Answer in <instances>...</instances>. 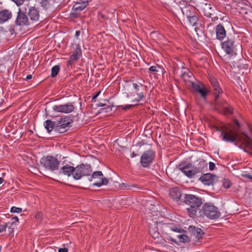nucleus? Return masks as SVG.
<instances>
[{"label": "nucleus", "instance_id": "obj_50", "mask_svg": "<svg viewBox=\"0 0 252 252\" xmlns=\"http://www.w3.org/2000/svg\"><path fill=\"white\" fill-rule=\"evenodd\" d=\"M58 252H68V249L66 248H60L59 249Z\"/></svg>", "mask_w": 252, "mask_h": 252}, {"label": "nucleus", "instance_id": "obj_49", "mask_svg": "<svg viewBox=\"0 0 252 252\" xmlns=\"http://www.w3.org/2000/svg\"><path fill=\"white\" fill-rule=\"evenodd\" d=\"M187 76L190 77L189 73H188V72H187V73L184 72L183 74H182L181 75V77L184 78V79H185Z\"/></svg>", "mask_w": 252, "mask_h": 252}, {"label": "nucleus", "instance_id": "obj_45", "mask_svg": "<svg viewBox=\"0 0 252 252\" xmlns=\"http://www.w3.org/2000/svg\"><path fill=\"white\" fill-rule=\"evenodd\" d=\"M7 225H5L4 224H0V233L6 230Z\"/></svg>", "mask_w": 252, "mask_h": 252}, {"label": "nucleus", "instance_id": "obj_56", "mask_svg": "<svg viewBox=\"0 0 252 252\" xmlns=\"http://www.w3.org/2000/svg\"><path fill=\"white\" fill-rule=\"evenodd\" d=\"M13 2H14L17 5H21L22 3H19L18 2H19V0H11Z\"/></svg>", "mask_w": 252, "mask_h": 252}, {"label": "nucleus", "instance_id": "obj_48", "mask_svg": "<svg viewBox=\"0 0 252 252\" xmlns=\"http://www.w3.org/2000/svg\"><path fill=\"white\" fill-rule=\"evenodd\" d=\"M156 243H159L161 245H164L165 243V240L162 238H160L159 240H158Z\"/></svg>", "mask_w": 252, "mask_h": 252}, {"label": "nucleus", "instance_id": "obj_5", "mask_svg": "<svg viewBox=\"0 0 252 252\" xmlns=\"http://www.w3.org/2000/svg\"><path fill=\"white\" fill-rule=\"evenodd\" d=\"M203 214L210 220H216L220 217L219 209L211 203H205L201 209Z\"/></svg>", "mask_w": 252, "mask_h": 252}, {"label": "nucleus", "instance_id": "obj_14", "mask_svg": "<svg viewBox=\"0 0 252 252\" xmlns=\"http://www.w3.org/2000/svg\"><path fill=\"white\" fill-rule=\"evenodd\" d=\"M55 111L64 113H69L73 111L74 106L72 103L69 102L65 104L55 105L53 108Z\"/></svg>", "mask_w": 252, "mask_h": 252}, {"label": "nucleus", "instance_id": "obj_31", "mask_svg": "<svg viewBox=\"0 0 252 252\" xmlns=\"http://www.w3.org/2000/svg\"><path fill=\"white\" fill-rule=\"evenodd\" d=\"M54 3V0H41L40 4L43 8L47 9L51 8Z\"/></svg>", "mask_w": 252, "mask_h": 252}, {"label": "nucleus", "instance_id": "obj_35", "mask_svg": "<svg viewBox=\"0 0 252 252\" xmlns=\"http://www.w3.org/2000/svg\"><path fill=\"white\" fill-rule=\"evenodd\" d=\"M68 121H71V123L73 122L72 120L69 117H65L64 118H61L60 119V120L57 121L56 123H61V124H65L66 122Z\"/></svg>", "mask_w": 252, "mask_h": 252}, {"label": "nucleus", "instance_id": "obj_25", "mask_svg": "<svg viewBox=\"0 0 252 252\" xmlns=\"http://www.w3.org/2000/svg\"><path fill=\"white\" fill-rule=\"evenodd\" d=\"M217 38L220 41H221L226 36L225 30L223 26L220 24L216 28Z\"/></svg>", "mask_w": 252, "mask_h": 252}, {"label": "nucleus", "instance_id": "obj_42", "mask_svg": "<svg viewBox=\"0 0 252 252\" xmlns=\"http://www.w3.org/2000/svg\"><path fill=\"white\" fill-rule=\"evenodd\" d=\"M11 212L12 213H20L22 211V209L21 208H18L15 206L12 207L11 208Z\"/></svg>", "mask_w": 252, "mask_h": 252}, {"label": "nucleus", "instance_id": "obj_30", "mask_svg": "<svg viewBox=\"0 0 252 252\" xmlns=\"http://www.w3.org/2000/svg\"><path fill=\"white\" fill-rule=\"evenodd\" d=\"M183 14L185 15L187 18H189L191 16L197 14L194 7L189 6L186 7L184 10H182Z\"/></svg>", "mask_w": 252, "mask_h": 252}, {"label": "nucleus", "instance_id": "obj_64", "mask_svg": "<svg viewBox=\"0 0 252 252\" xmlns=\"http://www.w3.org/2000/svg\"><path fill=\"white\" fill-rule=\"evenodd\" d=\"M100 93V92L99 91V92H97L96 94L95 95H97V97Z\"/></svg>", "mask_w": 252, "mask_h": 252}, {"label": "nucleus", "instance_id": "obj_21", "mask_svg": "<svg viewBox=\"0 0 252 252\" xmlns=\"http://www.w3.org/2000/svg\"><path fill=\"white\" fill-rule=\"evenodd\" d=\"M59 173L67 177H70L72 175L73 177V174L75 173V167L68 164L64 165L61 168Z\"/></svg>", "mask_w": 252, "mask_h": 252}, {"label": "nucleus", "instance_id": "obj_57", "mask_svg": "<svg viewBox=\"0 0 252 252\" xmlns=\"http://www.w3.org/2000/svg\"><path fill=\"white\" fill-rule=\"evenodd\" d=\"M137 156H138V155H137L136 154H135L134 152H133L131 154V158H134L135 157H136Z\"/></svg>", "mask_w": 252, "mask_h": 252}, {"label": "nucleus", "instance_id": "obj_39", "mask_svg": "<svg viewBox=\"0 0 252 252\" xmlns=\"http://www.w3.org/2000/svg\"><path fill=\"white\" fill-rule=\"evenodd\" d=\"M137 95L138 96V98L135 99L133 100V102L136 101L137 102L140 101L141 100H142L145 97V95L143 93H137Z\"/></svg>", "mask_w": 252, "mask_h": 252}, {"label": "nucleus", "instance_id": "obj_59", "mask_svg": "<svg viewBox=\"0 0 252 252\" xmlns=\"http://www.w3.org/2000/svg\"><path fill=\"white\" fill-rule=\"evenodd\" d=\"M105 105H106V104L105 103H100V104H98V106H101V107H103V108L104 107H105Z\"/></svg>", "mask_w": 252, "mask_h": 252}, {"label": "nucleus", "instance_id": "obj_18", "mask_svg": "<svg viewBox=\"0 0 252 252\" xmlns=\"http://www.w3.org/2000/svg\"><path fill=\"white\" fill-rule=\"evenodd\" d=\"M26 7L28 8V14L30 17V21L31 23L38 21L39 18L38 10L34 7H29L28 5H27Z\"/></svg>", "mask_w": 252, "mask_h": 252}, {"label": "nucleus", "instance_id": "obj_17", "mask_svg": "<svg viewBox=\"0 0 252 252\" xmlns=\"http://www.w3.org/2000/svg\"><path fill=\"white\" fill-rule=\"evenodd\" d=\"M222 48L228 55H231V56L233 55L235 56V53L234 51L235 49L234 42L230 39L223 42L221 43Z\"/></svg>", "mask_w": 252, "mask_h": 252}, {"label": "nucleus", "instance_id": "obj_19", "mask_svg": "<svg viewBox=\"0 0 252 252\" xmlns=\"http://www.w3.org/2000/svg\"><path fill=\"white\" fill-rule=\"evenodd\" d=\"M188 231L192 236H194L198 239V241L200 242V239L203 237L204 234L203 231L199 227H196L193 225H190L189 227Z\"/></svg>", "mask_w": 252, "mask_h": 252}, {"label": "nucleus", "instance_id": "obj_62", "mask_svg": "<svg viewBox=\"0 0 252 252\" xmlns=\"http://www.w3.org/2000/svg\"><path fill=\"white\" fill-rule=\"evenodd\" d=\"M100 16H101V17L102 18H103V19H104V18H105V16H104V15L103 14H102L100 13Z\"/></svg>", "mask_w": 252, "mask_h": 252}, {"label": "nucleus", "instance_id": "obj_3", "mask_svg": "<svg viewBox=\"0 0 252 252\" xmlns=\"http://www.w3.org/2000/svg\"><path fill=\"white\" fill-rule=\"evenodd\" d=\"M60 163L57 158L52 156H44L40 160L41 165L46 170L51 171L58 170Z\"/></svg>", "mask_w": 252, "mask_h": 252}, {"label": "nucleus", "instance_id": "obj_63", "mask_svg": "<svg viewBox=\"0 0 252 252\" xmlns=\"http://www.w3.org/2000/svg\"><path fill=\"white\" fill-rule=\"evenodd\" d=\"M212 14L209 13L208 15H206V16L208 17H211Z\"/></svg>", "mask_w": 252, "mask_h": 252}, {"label": "nucleus", "instance_id": "obj_43", "mask_svg": "<svg viewBox=\"0 0 252 252\" xmlns=\"http://www.w3.org/2000/svg\"><path fill=\"white\" fill-rule=\"evenodd\" d=\"M235 165H236L234 163V162L232 161L228 164V168L231 172H232L233 171H234L236 169L235 167Z\"/></svg>", "mask_w": 252, "mask_h": 252}, {"label": "nucleus", "instance_id": "obj_4", "mask_svg": "<svg viewBox=\"0 0 252 252\" xmlns=\"http://www.w3.org/2000/svg\"><path fill=\"white\" fill-rule=\"evenodd\" d=\"M236 125V120H234L233 125H230L224 127L221 131V135L222 136V140L233 143L236 141V128L234 125Z\"/></svg>", "mask_w": 252, "mask_h": 252}, {"label": "nucleus", "instance_id": "obj_41", "mask_svg": "<svg viewBox=\"0 0 252 252\" xmlns=\"http://www.w3.org/2000/svg\"><path fill=\"white\" fill-rule=\"evenodd\" d=\"M13 224H14V222H8L5 223V225H7L6 227L9 229L10 233L13 232L14 228H12Z\"/></svg>", "mask_w": 252, "mask_h": 252}, {"label": "nucleus", "instance_id": "obj_61", "mask_svg": "<svg viewBox=\"0 0 252 252\" xmlns=\"http://www.w3.org/2000/svg\"><path fill=\"white\" fill-rule=\"evenodd\" d=\"M19 2L18 3H23V2L25 1V0H19Z\"/></svg>", "mask_w": 252, "mask_h": 252}, {"label": "nucleus", "instance_id": "obj_58", "mask_svg": "<svg viewBox=\"0 0 252 252\" xmlns=\"http://www.w3.org/2000/svg\"><path fill=\"white\" fill-rule=\"evenodd\" d=\"M96 98L97 95H94L92 98V101L95 102Z\"/></svg>", "mask_w": 252, "mask_h": 252}, {"label": "nucleus", "instance_id": "obj_11", "mask_svg": "<svg viewBox=\"0 0 252 252\" xmlns=\"http://www.w3.org/2000/svg\"><path fill=\"white\" fill-rule=\"evenodd\" d=\"M156 157V153L152 150L145 151L141 156L140 162L144 167H149Z\"/></svg>", "mask_w": 252, "mask_h": 252}, {"label": "nucleus", "instance_id": "obj_40", "mask_svg": "<svg viewBox=\"0 0 252 252\" xmlns=\"http://www.w3.org/2000/svg\"><path fill=\"white\" fill-rule=\"evenodd\" d=\"M137 105H131V104H128L126 105H120L119 107L120 108H121L123 110L126 111L130 108H131L133 107H135Z\"/></svg>", "mask_w": 252, "mask_h": 252}, {"label": "nucleus", "instance_id": "obj_8", "mask_svg": "<svg viewBox=\"0 0 252 252\" xmlns=\"http://www.w3.org/2000/svg\"><path fill=\"white\" fill-rule=\"evenodd\" d=\"M27 8L26 6H22L19 8V11L17 13V16L15 21V24L17 26H25L31 24L27 15Z\"/></svg>", "mask_w": 252, "mask_h": 252}, {"label": "nucleus", "instance_id": "obj_54", "mask_svg": "<svg viewBox=\"0 0 252 252\" xmlns=\"http://www.w3.org/2000/svg\"><path fill=\"white\" fill-rule=\"evenodd\" d=\"M80 34V31H76L75 32V37L77 38Z\"/></svg>", "mask_w": 252, "mask_h": 252}, {"label": "nucleus", "instance_id": "obj_32", "mask_svg": "<svg viewBox=\"0 0 252 252\" xmlns=\"http://www.w3.org/2000/svg\"><path fill=\"white\" fill-rule=\"evenodd\" d=\"M60 67L59 65L54 66L51 69V76L53 78L55 77L59 72Z\"/></svg>", "mask_w": 252, "mask_h": 252}, {"label": "nucleus", "instance_id": "obj_60", "mask_svg": "<svg viewBox=\"0 0 252 252\" xmlns=\"http://www.w3.org/2000/svg\"><path fill=\"white\" fill-rule=\"evenodd\" d=\"M4 182V179L0 177V185Z\"/></svg>", "mask_w": 252, "mask_h": 252}, {"label": "nucleus", "instance_id": "obj_28", "mask_svg": "<svg viewBox=\"0 0 252 252\" xmlns=\"http://www.w3.org/2000/svg\"><path fill=\"white\" fill-rule=\"evenodd\" d=\"M11 17V13L7 10H4L0 11V23L5 22Z\"/></svg>", "mask_w": 252, "mask_h": 252}, {"label": "nucleus", "instance_id": "obj_46", "mask_svg": "<svg viewBox=\"0 0 252 252\" xmlns=\"http://www.w3.org/2000/svg\"><path fill=\"white\" fill-rule=\"evenodd\" d=\"M215 167V163L212 162H209V169L210 170H213L214 169Z\"/></svg>", "mask_w": 252, "mask_h": 252}, {"label": "nucleus", "instance_id": "obj_15", "mask_svg": "<svg viewBox=\"0 0 252 252\" xmlns=\"http://www.w3.org/2000/svg\"><path fill=\"white\" fill-rule=\"evenodd\" d=\"M252 168L250 167H242L241 165L237 164V171L240 176L246 181H252V175L250 173L251 172Z\"/></svg>", "mask_w": 252, "mask_h": 252}, {"label": "nucleus", "instance_id": "obj_2", "mask_svg": "<svg viewBox=\"0 0 252 252\" xmlns=\"http://www.w3.org/2000/svg\"><path fill=\"white\" fill-rule=\"evenodd\" d=\"M214 109L218 112L229 116L233 114V108L227 101L218 97H215Z\"/></svg>", "mask_w": 252, "mask_h": 252}, {"label": "nucleus", "instance_id": "obj_12", "mask_svg": "<svg viewBox=\"0 0 252 252\" xmlns=\"http://www.w3.org/2000/svg\"><path fill=\"white\" fill-rule=\"evenodd\" d=\"M89 4L88 0H76L73 6V12L71 13V16L77 17L81 11L85 9Z\"/></svg>", "mask_w": 252, "mask_h": 252}, {"label": "nucleus", "instance_id": "obj_55", "mask_svg": "<svg viewBox=\"0 0 252 252\" xmlns=\"http://www.w3.org/2000/svg\"><path fill=\"white\" fill-rule=\"evenodd\" d=\"M32 75L31 74H29L26 77V80H30L32 79Z\"/></svg>", "mask_w": 252, "mask_h": 252}, {"label": "nucleus", "instance_id": "obj_52", "mask_svg": "<svg viewBox=\"0 0 252 252\" xmlns=\"http://www.w3.org/2000/svg\"><path fill=\"white\" fill-rule=\"evenodd\" d=\"M11 220H12V222H14V224H15L16 222H18L19 219H18V217H15L12 218Z\"/></svg>", "mask_w": 252, "mask_h": 252}, {"label": "nucleus", "instance_id": "obj_47", "mask_svg": "<svg viewBox=\"0 0 252 252\" xmlns=\"http://www.w3.org/2000/svg\"><path fill=\"white\" fill-rule=\"evenodd\" d=\"M149 71L150 72H157V67L155 66H152L149 68Z\"/></svg>", "mask_w": 252, "mask_h": 252}, {"label": "nucleus", "instance_id": "obj_33", "mask_svg": "<svg viewBox=\"0 0 252 252\" xmlns=\"http://www.w3.org/2000/svg\"><path fill=\"white\" fill-rule=\"evenodd\" d=\"M177 237L179 238L180 242L182 243H187L190 241V238L186 235H179Z\"/></svg>", "mask_w": 252, "mask_h": 252}, {"label": "nucleus", "instance_id": "obj_53", "mask_svg": "<svg viewBox=\"0 0 252 252\" xmlns=\"http://www.w3.org/2000/svg\"><path fill=\"white\" fill-rule=\"evenodd\" d=\"M42 217V214L40 212H38L36 215V218L40 219Z\"/></svg>", "mask_w": 252, "mask_h": 252}, {"label": "nucleus", "instance_id": "obj_16", "mask_svg": "<svg viewBox=\"0 0 252 252\" xmlns=\"http://www.w3.org/2000/svg\"><path fill=\"white\" fill-rule=\"evenodd\" d=\"M82 55L81 47L79 45H76V48L73 52L72 55L69 57V60L67 62V65L72 66L80 58Z\"/></svg>", "mask_w": 252, "mask_h": 252}, {"label": "nucleus", "instance_id": "obj_6", "mask_svg": "<svg viewBox=\"0 0 252 252\" xmlns=\"http://www.w3.org/2000/svg\"><path fill=\"white\" fill-rule=\"evenodd\" d=\"M92 172V169L90 164L81 163L75 167L73 178L76 180H80L84 176L91 175Z\"/></svg>", "mask_w": 252, "mask_h": 252}, {"label": "nucleus", "instance_id": "obj_26", "mask_svg": "<svg viewBox=\"0 0 252 252\" xmlns=\"http://www.w3.org/2000/svg\"><path fill=\"white\" fill-rule=\"evenodd\" d=\"M210 82L214 91L215 97L219 96V94L222 93L221 89L219 86V84L216 78L210 79Z\"/></svg>", "mask_w": 252, "mask_h": 252}, {"label": "nucleus", "instance_id": "obj_24", "mask_svg": "<svg viewBox=\"0 0 252 252\" xmlns=\"http://www.w3.org/2000/svg\"><path fill=\"white\" fill-rule=\"evenodd\" d=\"M215 177V176L212 174L207 173L202 175L200 178V180L204 184L210 185L213 184Z\"/></svg>", "mask_w": 252, "mask_h": 252}, {"label": "nucleus", "instance_id": "obj_20", "mask_svg": "<svg viewBox=\"0 0 252 252\" xmlns=\"http://www.w3.org/2000/svg\"><path fill=\"white\" fill-rule=\"evenodd\" d=\"M250 2L248 0H237V11L241 14H247V9Z\"/></svg>", "mask_w": 252, "mask_h": 252}, {"label": "nucleus", "instance_id": "obj_51", "mask_svg": "<svg viewBox=\"0 0 252 252\" xmlns=\"http://www.w3.org/2000/svg\"><path fill=\"white\" fill-rule=\"evenodd\" d=\"M133 86L134 87V88L137 91H139V89H140V86H139L138 85H137L136 83H133Z\"/></svg>", "mask_w": 252, "mask_h": 252}, {"label": "nucleus", "instance_id": "obj_44", "mask_svg": "<svg viewBox=\"0 0 252 252\" xmlns=\"http://www.w3.org/2000/svg\"><path fill=\"white\" fill-rule=\"evenodd\" d=\"M123 186H125V187L126 188L128 189H131L132 188H137V185H129L128 184H122Z\"/></svg>", "mask_w": 252, "mask_h": 252}, {"label": "nucleus", "instance_id": "obj_34", "mask_svg": "<svg viewBox=\"0 0 252 252\" xmlns=\"http://www.w3.org/2000/svg\"><path fill=\"white\" fill-rule=\"evenodd\" d=\"M188 19L190 25H191L193 26H195L198 20L196 14H195L193 16H191V17L190 16V17L188 18Z\"/></svg>", "mask_w": 252, "mask_h": 252}, {"label": "nucleus", "instance_id": "obj_27", "mask_svg": "<svg viewBox=\"0 0 252 252\" xmlns=\"http://www.w3.org/2000/svg\"><path fill=\"white\" fill-rule=\"evenodd\" d=\"M71 121H68L65 124H61V123H56V126L55 127V131L60 133H63L66 131Z\"/></svg>", "mask_w": 252, "mask_h": 252}, {"label": "nucleus", "instance_id": "obj_36", "mask_svg": "<svg viewBox=\"0 0 252 252\" xmlns=\"http://www.w3.org/2000/svg\"><path fill=\"white\" fill-rule=\"evenodd\" d=\"M168 227L171 230L175 231V232H179V233L187 232V231L186 230H184L183 229L181 228L180 227H179L178 226L172 227L171 226H169Z\"/></svg>", "mask_w": 252, "mask_h": 252}, {"label": "nucleus", "instance_id": "obj_38", "mask_svg": "<svg viewBox=\"0 0 252 252\" xmlns=\"http://www.w3.org/2000/svg\"><path fill=\"white\" fill-rule=\"evenodd\" d=\"M113 106L114 105L112 104L108 105H107L106 104L105 107L102 108L101 110L103 111L104 112L108 113L112 110V108Z\"/></svg>", "mask_w": 252, "mask_h": 252}, {"label": "nucleus", "instance_id": "obj_29", "mask_svg": "<svg viewBox=\"0 0 252 252\" xmlns=\"http://www.w3.org/2000/svg\"><path fill=\"white\" fill-rule=\"evenodd\" d=\"M44 126L48 133H50L54 128L55 131V127L56 126V123L50 120H47L44 122Z\"/></svg>", "mask_w": 252, "mask_h": 252}, {"label": "nucleus", "instance_id": "obj_22", "mask_svg": "<svg viewBox=\"0 0 252 252\" xmlns=\"http://www.w3.org/2000/svg\"><path fill=\"white\" fill-rule=\"evenodd\" d=\"M149 231L150 235L154 239H159L161 238V235L158 231L157 221H153V224H150Z\"/></svg>", "mask_w": 252, "mask_h": 252}, {"label": "nucleus", "instance_id": "obj_13", "mask_svg": "<svg viewBox=\"0 0 252 252\" xmlns=\"http://www.w3.org/2000/svg\"><path fill=\"white\" fill-rule=\"evenodd\" d=\"M185 194L181 193L180 189L178 187L172 188L169 192L170 197L179 205H182Z\"/></svg>", "mask_w": 252, "mask_h": 252}, {"label": "nucleus", "instance_id": "obj_9", "mask_svg": "<svg viewBox=\"0 0 252 252\" xmlns=\"http://www.w3.org/2000/svg\"><path fill=\"white\" fill-rule=\"evenodd\" d=\"M191 87L193 94L198 93L204 101L206 100L209 91L203 83L200 82H191Z\"/></svg>", "mask_w": 252, "mask_h": 252}, {"label": "nucleus", "instance_id": "obj_10", "mask_svg": "<svg viewBox=\"0 0 252 252\" xmlns=\"http://www.w3.org/2000/svg\"><path fill=\"white\" fill-rule=\"evenodd\" d=\"M179 169L182 171L187 177L192 178L197 173H201L202 169L200 167H194L191 163L182 166H179Z\"/></svg>", "mask_w": 252, "mask_h": 252}, {"label": "nucleus", "instance_id": "obj_7", "mask_svg": "<svg viewBox=\"0 0 252 252\" xmlns=\"http://www.w3.org/2000/svg\"><path fill=\"white\" fill-rule=\"evenodd\" d=\"M89 180L93 182V186L98 187L106 185L109 182L108 179L104 177L102 172L100 171L94 172Z\"/></svg>", "mask_w": 252, "mask_h": 252}, {"label": "nucleus", "instance_id": "obj_1", "mask_svg": "<svg viewBox=\"0 0 252 252\" xmlns=\"http://www.w3.org/2000/svg\"><path fill=\"white\" fill-rule=\"evenodd\" d=\"M183 199L182 205L186 204L188 206L186 210L189 216L192 218L197 216L199 208L203 203L202 198L193 194H185Z\"/></svg>", "mask_w": 252, "mask_h": 252}, {"label": "nucleus", "instance_id": "obj_37", "mask_svg": "<svg viewBox=\"0 0 252 252\" xmlns=\"http://www.w3.org/2000/svg\"><path fill=\"white\" fill-rule=\"evenodd\" d=\"M230 181L227 179H224L222 182V187L225 189H228L231 185Z\"/></svg>", "mask_w": 252, "mask_h": 252}, {"label": "nucleus", "instance_id": "obj_23", "mask_svg": "<svg viewBox=\"0 0 252 252\" xmlns=\"http://www.w3.org/2000/svg\"><path fill=\"white\" fill-rule=\"evenodd\" d=\"M229 66L226 68L227 73H229L230 77L232 79L235 80L236 77V69L235 63L231 61V57H229Z\"/></svg>", "mask_w": 252, "mask_h": 252}]
</instances>
